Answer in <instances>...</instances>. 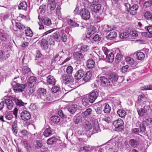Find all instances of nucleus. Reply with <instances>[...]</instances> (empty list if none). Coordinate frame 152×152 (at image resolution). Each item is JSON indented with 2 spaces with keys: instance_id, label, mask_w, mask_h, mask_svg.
Wrapping results in <instances>:
<instances>
[{
  "instance_id": "obj_1",
  "label": "nucleus",
  "mask_w": 152,
  "mask_h": 152,
  "mask_svg": "<svg viewBox=\"0 0 152 152\" xmlns=\"http://www.w3.org/2000/svg\"><path fill=\"white\" fill-rule=\"evenodd\" d=\"M149 102L147 100V98L144 94H142L138 96L137 100L135 103V106L138 107L140 105L142 107H143V105H149Z\"/></svg>"
},
{
  "instance_id": "obj_2",
  "label": "nucleus",
  "mask_w": 152,
  "mask_h": 152,
  "mask_svg": "<svg viewBox=\"0 0 152 152\" xmlns=\"http://www.w3.org/2000/svg\"><path fill=\"white\" fill-rule=\"evenodd\" d=\"M124 121L121 119H118L113 122V124L115 127V130L118 131H122L124 127Z\"/></svg>"
},
{
  "instance_id": "obj_3",
  "label": "nucleus",
  "mask_w": 152,
  "mask_h": 152,
  "mask_svg": "<svg viewBox=\"0 0 152 152\" xmlns=\"http://www.w3.org/2000/svg\"><path fill=\"white\" fill-rule=\"evenodd\" d=\"M12 88L15 93L22 92L26 86L25 84H20L19 83H14L12 84Z\"/></svg>"
},
{
  "instance_id": "obj_4",
  "label": "nucleus",
  "mask_w": 152,
  "mask_h": 152,
  "mask_svg": "<svg viewBox=\"0 0 152 152\" xmlns=\"http://www.w3.org/2000/svg\"><path fill=\"white\" fill-rule=\"evenodd\" d=\"M79 14L82 18L84 20H87L90 18V12L87 9L83 8L80 10Z\"/></svg>"
},
{
  "instance_id": "obj_5",
  "label": "nucleus",
  "mask_w": 152,
  "mask_h": 152,
  "mask_svg": "<svg viewBox=\"0 0 152 152\" xmlns=\"http://www.w3.org/2000/svg\"><path fill=\"white\" fill-rule=\"evenodd\" d=\"M149 107V105H143V108H139L138 107H136L139 115L140 116H143L146 115L147 114Z\"/></svg>"
},
{
  "instance_id": "obj_6",
  "label": "nucleus",
  "mask_w": 152,
  "mask_h": 152,
  "mask_svg": "<svg viewBox=\"0 0 152 152\" xmlns=\"http://www.w3.org/2000/svg\"><path fill=\"white\" fill-rule=\"evenodd\" d=\"M61 80L65 84L72 83L74 80L73 78L67 74H64L61 76Z\"/></svg>"
},
{
  "instance_id": "obj_7",
  "label": "nucleus",
  "mask_w": 152,
  "mask_h": 152,
  "mask_svg": "<svg viewBox=\"0 0 152 152\" xmlns=\"http://www.w3.org/2000/svg\"><path fill=\"white\" fill-rule=\"evenodd\" d=\"M100 80L101 83V85L103 87L111 86L112 82H110L109 78H107L104 76L100 77Z\"/></svg>"
},
{
  "instance_id": "obj_8",
  "label": "nucleus",
  "mask_w": 152,
  "mask_h": 152,
  "mask_svg": "<svg viewBox=\"0 0 152 152\" xmlns=\"http://www.w3.org/2000/svg\"><path fill=\"white\" fill-rule=\"evenodd\" d=\"M98 95V93L97 91H94L88 95V96L90 102L91 103H93L97 99Z\"/></svg>"
},
{
  "instance_id": "obj_9",
  "label": "nucleus",
  "mask_w": 152,
  "mask_h": 152,
  "mask_svg": "<svg viewBox=\"0 0 152 152\" xmlns=\"http://www.w3.org/2000/svg\"><path fill=\"white\" fill-rule=\"evenodd\" d=\"M20 117L22 120L26 121L30 118L31 115L29 112L24 110L21 113Z\"/></svg>"
},
{
  "instance_id": "obj_10",
  "label": "nucleus",
  "mask_w": 152,
  "mask_h": 152,
  "mask_svg": "<svg viewBox=\"0 0 152 152\" xmlns=\"http://www.w3.org/2000/svg\"><path fill=\"white\" fill-rule=\"evenodd\" d=\"M85 72L82 69L77 70L75 75V79L76 80L80 79L84 75Z\"/></svg>"
},
{
  "instance_id": "obj_11",
  "label": "nucleus",
  "mask_w": 152,
  "mask_h": 152,
  "mask_svg": "<svg viewBox=\"0 0 152 152\" xmlns=\"http://www.w3.org/2000/svg\"><path fill=\"white\" fill-rule=\"evenodd\" d=\"M46 90L45 89L40 88L37 91V94L38 97L42 99L46 94Z\"/></svg>"
},
{
  "instance_id": "obj_12",
  "label": "nucleus",
  "mask_w": 152,
  "mask_h": 152,
  "mask_svg": "<svg viewBox=\"0 0 152 152\" xmlns=\"http://www.w3.org/2000/svg\"><path fill=\"white\" fill-rule=\"evenodd\" d=\"M46 80L47 84L51 86L54 85L56 82L54 77L51 75H49L47 77Z\"/></svg>"
},
{
  "instance_id": "obj_13",
  "label": "nucleus",
  "mask_w": 152,
  "mask_h": 152,
  "mask_svg": "<svg viewBox=\"0 0 152 152\" xmlns=\"http://www.w3.org/2000/svg\"><path fill=\"white\" fill-rule=\"evenodd\" d=\"M56 6V3L55 0H48V7L51 10H54Z\"/></svg>"
},
{
  "instance_id": "obj_14",
  "label": "nucleus",
  "mask_w": 152,
  "mask_h": 152,
  "mask_svg": "<svg viewBox=\"0 0 152 152\" xmlns=\"http://www.w3.org/2000/svg\"><path fill=\"white\" fill-rule=\"evenodd\" d=\"M93 133H96L100 131L99 128V124L97 120L94 121L93 123Z\"/></svg>"
},
{
  "instance_id": "obj_15",
  "label": "nucleus",
  "mask_w": 152,
  "mask_h": 152,
  "mask_svg": "<svg viewBox=\"0 0 152 152\" xmlns=\"http://www.w3.org/2000/svg\"><path fill=\"white\" fill-rule=\"evenodd\" d=\"M77 105L75 104H73L67 107L68 111L72 114L74 113L77 111Z\"/></svg>"
},
{
  "instance_id": "obj_16",
  "label": "nucleus",
  "mask_w": 152,
  "mask_h": 152,
  "mask_svg": "<svg viewBox=\"0 0 152 152\" xmlns=\"http://www.w3.org/2000/svg\"><path fill=\"white\" fill-rule=\"evenodd\" d=\"M101 107L103 108V111L105 113L109 114L110 113L111 107L108 104H104Z\"/></svg>"
},
{
  "instance_id": "obj_17",
  "label": "nucleus",
  "mask_w": 152,
  "mask_h": 152,
  "mask_svg": "<svg viewBox=\"0 0 152 152\" xmlns=\"http://www.w3.org/2000/svg\"><path fill=\"white\" fill-rule=\"evenodd\" d=\"M91 8L96 12H99L101 10V5L100 4H93L91 6Z\"/></svg>"
},
{
  "instance_id": "obj_18",
  "label": "nucleus",
  "mask_w": 152,
  "mask_h": 152,
  "mask_svg": "<svg viewBox=\"0 0 152 152\" xmlns=\"http://www.w3.org/2000/svg\"><path fill=\"white\" fill-rule=\"evenodd\" d=\"M41 47L43 50L47 49L48 47V44L47 41L45 39H42L40 42Z\"/></svg>"
},
{
  "instance_id": "obj_19",
  "label": "nucleus",
  "mask_w": 152,
  "mask_h": 152,
  "mask_svg": "<svg viewBox=\"0 0 152 152\" xmlns=\"http://www.w3.org/2000/svg\"><path fill=\"white\" fill-rule=\"evenodd\" d=\"M5 102L7 109L9 110H11L14 105L12 100H11L9 99H7L5 100Z\"/></svg>"
},
{
  "instance_id": "obj_20",
  "label": "nucleus",
  "mask_w": 152,
  "mask_h": 152,
  "mask_svg": "<svg viewBox=\"0 0 152 152\" xmlns=\"http://www.w3.org/2000/svg\"><path fill=\"white\" fill-rule=\"evenodd\" d=\"M61 32H56L52 34L51 37L57 42L61 41Z\"/></svg>"
},
{
  "instance_id": "obj_21",
  "label": "nucleus",
  "mask_w": 152,
  "mask_h": 152,
  "mask_svg": "<svg viewBox=\"0 0 152 152\" xmlns=\"http://www.w3.org/2000/svg\"><path fill=\"white\" fill-rule=\"evenodd\" d=\"M95 62L91 58L89 59L86 62V66L88 68L91 69L94 67Z\"/></svg>"
},
{
  "instance_id": "obj_22",
  "label": "nucleus",
  "mask_w": 152,
  "mask_h": 152,
  "mask_svg": "<svg viewBox=\"0 0 152 152\" xmlns=\"http://www.w3.org/2000/svg\"><path fill=\"white\" fill-rule=\"evenodd\" d=\"M8 34L6 32L2 30H0V39L1 41H6L7 39Z\"/></svg>"
},
{
  "instance_id": "obj_23",
  "label": "nucleus",
  "mask_w": 152,
  "mask_h": 152,
  "mask_svg": "<svg viewBox=\"0 0 152 152\" xmlns=\"http://www.w3.org/2000/svg\"><path fill=\"white\" fill-rule=\"evenodd\" d=\"M73 56L75 59L77 61H80L83 58V55L80 52H77L74 54Z\"/></svg>"
},
{
  "instance_id": "obj_24",
  "label": "nucleus",
  "mask_w": 152,
  "mask_h": 152,
  "mask_svg": "<svg viewBox=\"0 0 152 152\" xmlns=\"http://www.w3.org/2000/svg\"><path fill=\"white\" fill-rule=\"evenodd\" d=\"M82 103L84 106L87 107L89 106L90 105L89 99L87 96H84L82 97Z\"/></svg>"
},
{
  "instance_id": "obj_25",
  "label": "nucleus",
  "mask_w": 152,
  "mask_h": 152,
  "mask_svg": "<svg viewBox=\"0 0 152 152\" xmlns=\"http://www.w3.org/2000/svg\"><path fill=\"white\" fill-rule=\"evenodd\" d=\"M53 130L50 128H46L43 132V134L46 137H48L52 135L53 133Z\"/></svg>"
},
{
  "instance_id": "obj_26",
  "label": "nucleus",
  "mask_w": 152,
  "mask_h": 152,
  "mask_svg": "<svg viewBox=\"0 0 152 152\" xmlns=\"http://www.w3.org/2000/svg\"><path fill=\"white\" fill-rule=\"evenodd\" d=\"M138 6L137 4H134L129 9V12L132 15H135L137 13V11L138 8Z\"/></svg>"
},
{
  "instance_id": "obj_27",
  "label": "nucleus",
  "mask_w": 152,
  "mask_h": 152,
  "mask_svg": "<svg viewBox=\"0 0 152 152\" xmlns=\"http://www.w3.org/2000/svg\"><path fill=\"white\" fill-rule=\"evenodd\" d=\"M96 31V29L94 27H92L91 28L89 29L86 34V38H89L90 37L94 34Z\"/></svg>"
},
{
  "instance_id": "obj_28",
  "label": "nucleus",
  "mask_w": 152,
  "mask_h": 152,
  "mask_svg": "<svg viewBox=\"0 0 152 152\" xmlns=\"http://www.w3.org/2000/svg\"><path fill=\"white\" fill-rule=\"evenodd\" d=\"M46 6L45 5H42L40 6L39 9L37 11L39 15L38 16V18L40 21V20L41 19L40 18V14H43L45 13V10Z\"/></svg>"
},
{
  "instance_id": "obj_29",
  "label": "nucleus",
  "mask_w": 152,
  "mask_h": 152,
  "mask_svg": "<svg viewBox=\"0 0 152 152\" xmlns=\"http://www.w3.org/2000/svg\"><path fill=\"white\" fill-rule=\"evenodd\" d=\"M10 56V54L5 53L4 50L0 51V59L3 60H6Z\"/></svg>"
},
{
  "instance_id": "obj_30",
  "label": "nucleus",
  "mask_w": 152,
  "mask_h": 152,
  "mask_svg": "<svg viewBox=\"0 0 152 152\" xmlns=\"http://www.w3.org/2000/svg\"><path fill=\"white\" fill-rule=\"evenodd\" d=\"M12 100L15 102L17 105H18L20 106H23L24 104H26L23 102L21 100L17 99L14 97H12Z\"/></svg>"
},
{
  "instance_id": "obj_31",
  "label": "nucleus",
  "mask_w": 152,
  "mask_h": 152,
  "mask_svg": "<svg viewBox=\"0 0 152 152\" xmlns=\"http://www.w3.org/2000/svg\"><path fill=\"white\" fill-rule=\"evenodd\" d=\"M107 61L111 63L113 62L114 59V55L112 52H110L109 54L106 56Z\"/></svg>"
},
{
  "instance_id": "obj_32",
  "label": "nucleus",
  "mask_w": 152,
  "mask_h": 152,
  "mask_svg": "<svg viewBox=\"0 0 152 152\" xmlns=\"http://www.w3.org/2000/svg\"><path fill=\"white\" fill-rule=\"evenodd\" d=\"M117 34L115 31L111 32L110 34L107 36V39L112 40L113 39L117 37Z\"/></svg>"
},
{
  "instance_id": "obj_33",
  "label": "nucleus",
  "mask_w": 152,
  "mask_h": 152,
  "mask_svg": "<svg viewBox=\"0 0 152 152\" xmlns=\"http://www.w3.org/2000/svg\"><path fill=\"white\" fill-rule=\"evenodd\" d=\"M27 7V5L26 2L24 1L20 2L18 6V8L19 10H26Z\"/></svg>"
},
{
  "instance_id": "obj_34",
  "label": "nucleus",
  "mask_w": 152,
  "mask_h": 152,
  "mask_svg": "<svg viewBox=\"0 0 152 152\" xmlns=\"http://www.w3.org/2000/svg\"><path fill=\"white\" fill-rule=\"evenodd\" d=\"M118 75L115 74H110L108 75V78L110 82H116Z\"/></svg>"
},
{
  "instance_id": "obj_35",
  "label": "nucleus",
  "mask_w": 152,
  "mask_h": 152,
  "mask_svg": "<svg viewBox=\"0 0 152 152\" xmlns=\"http://www.w3.org/2000/svg\"><path fill=\"white\" fill-rule=\"evenodd\" d=\"M42 100L46 102H48L53 100V97L50 94H46Z\"/></svg>"
},
{
  "instance_id": "obj_36",
  "label": "nucleus",
  "mask_w": 152,
  "mask_h": 152,
  "mask_svg": "<svg viewBox=\"0 0 152 152\" xmlns=\"http://www.w3.org/2000/svg\"><path fill=\"white\" fill-rule=\"evenodd\" d=\"M84 75V77L83 78V80L87 82L91 78L92 73L91 72L88 71Z\"/></svg>"
},
{
  "instance_id": "obj_37",
  "label": "nucleus",
  "mask_w": 152,
  "mask_h": 152,
  "mask_svg": "<svg viewBox=\"0 0 152 152\" xmlns=\"http://www.w3.org/2000/svg\"><path fill=\"white\" fill-rule=\"evenodd\" d=\"M136 56L137 59L139 60L142 61L143 60L145 57V54L141 52L137 53Z\"/></svg>"
},
{
  "instance_id": "obj_38",
  "label": "nucleus",
  "mask_w": 152,
  "mask_h": 152,
  "mask_svg": "<svg viewBox=\"0 0 152 152\" xmlns=\"http://www.w3.org/2000/svg\"><path fill=\"white\" fill-rule=\"evenodd\" d=\"M117 113L119 116L122 118H124L126 114V112L122 109H118Z\"/></svg>"
},
{
  "instance_id": "obj_39",
  "label": "nucleus",
  "mask_w": 152,
  "mask_h": 152,
  "mask_svg": "<svg viewBox=\"0 0 152 152\" xmlns=\"http://www.w3.org/2000/svg\"><path fill=\"white\" fill-rule=\"evenodd\" d=\"M60 118L57 115H53L50 118V120L51 121L56 124L58 123L60 121Z\"/></svg>"
},
{
  "instance_id": "obj_40",
  "label": "nucleus",
  "mask_w": 152,
  "mask_h": 152,
  "mask_svg": "<svg viewBox=\"0 0 152 152\" xmlns=\"http://www.w3.org/2000/svg\"><path fill=\"white\" fill-rule=\"evenodd\" d=\"M57 140L55 137H52L48 139L47 143L48 144L53 145L56 142Z\"/></svg>"
},
{
  "instance_id": "obj_41",
  "label": "nucleus",
  "mask_w": 152,
  "mask_h": 152,
  "mask_svg": "<svg viewBox=\"0 0 152 152\" xmlns=\"http://www.w3.org/2000/svg\"><path fill=\"white\" fill-rule=\"evenodd\" d=\"M15 25V27L20 31L23 30L26 28L24 25L19 22L16 23Z\"/></svg>"
},
{
  "instance_id": "obj_42",
  "label": "nucleus",
  "mask_w": 152,
  "mask_h": 152,
  "mask_svg": "<svg viewBox=\"0 0 152 152\" xmlns=\"http://www.w3.org/2000/svg\"><path fill=\"white\" fill-rule=\"evenodd\" d=\"M92 112L91 108H88L84 112L82 113V115L85 117H87L88 116L90 115Z\"/></svg>"
},
{
  "instance_id": "obj_43",
  "label": "nucleus",
  "mask_w": 152,
  "mask_h": 152,
  "mask_svg": "<svg viewBox=\"0 0 152 152\" xmlns=\"http://www.w3.org/2000/svg\"><path fill=\"white\" fill-rule=\"evenodd\" d=\"M129 144L135 148L138 146L139 143L137 140L131 139L129 141Z\"/></svg>"
},
{
  "instance_id": "obj_44",
  "label": "nucleus",
  "mask_w": 152,
  "mask_h": 152,
  "mask_svg": "<svg viewBox=\"0 0 152 152\" xmlns=\"http://www.w3.org/2000/svg\"><path fill=\"white\" fill-rule=\"evenodd\" d=\"M25 34L26 36L31 37L33 35V33L31 29L27 28L25 30Z\"/></svg>"
},
{
  "instance_id": "obj_45",
  "label": "nucleus",
  "mask_w": 152,
  "mask_h": 152,
  "mask_svg": "<svg viewBox=\"0 0 152 152\" xmlns=\"http://www.w3.org/2000/svg\"><path fill=\"white\" fill-rule=\"evenodd\" d=\"M12 132L15 134L18 133L17 124L15 122H14L12 125Z\"/></svg>"
},
{
  "instance_id": "obj_46",
  "label": "nucleus",
  "mask_w": 152,
  "mask_h": 152,
  "mask_svg": "<svg viewBox=\"0 0 152 152\" xmlns=\"http://www.w3.org/2000/svg\"><path fill=\"white\" fill-rule=\"evenodd\" d=\"M4 117L8 120H11L13 118V116L10 112L6 113L4 115Z\"/></svg>"
},
{
  "instance_id": "obj_47",
  "label": "nucleus",
  "mask_w": 152,
  "mask_h": 152,
  "mask_svg": "<svg viewBox=\"0 0 152 152\" xmlns=\"http://www.w3.org/2000/svg\"><path fill=\"white\" fill-rule=\"evenodd\" d=\"M83 125L85 129L88 131L90 130L91 129V125L89 122L88 121H86Z\"/></svg>"
},
{
  "instance_id": "obj_48",
  "label": "nucleus",
  "mask_w": 152,
  "mask_h": 152,
  "mask_svg": "<svg viewBox=\"0 0 152 152\" xmlns=\"http://www.w3.org/2000/svg\"><path fill=\"white\" fill-rule=\"evenodd\" d=\"M144 17L146 19L148 20H151L152 19V15L148 11L145 12Z\"/></svg>"
},
{
  "instance_id": "obj_49",
  "label": "nucleus",
  "mask_w": 152,
  "mask_h": 152,
  "mask_svg": "<svg viewBox=\"0 0 152 152\" xmlns=\"http://www.w3.org/2000/svg\"><path fill=\"white\" fill-rule=\"evenodd\" d=\"M61 41H62L64 42H66L67 39V36L66 34L61 32Z\"/></svg>"
},
{
  "instance_id": "obj_50",
  "label": "nucleus",
  "mask_w": 152,
  "mask_h": 152,
  "mask_svg": "<svg viewBox=\"0 0 152 152\" xmlns=\"http://www.w3.org/2000/svg\"><path fill=\"white\" fill-rule=\"evenodd\" d=\"M67 22L69 24L73 27L79 26L78 24L71 19H69Z\"/></svg>"
},
{
  "instance_id": "obj_51",
  "label": "nucleus",
  "mask_w": 152,
  "mask_h": 152,
  "mask_svg": "<svg viewBox=\"0 0 152 152\" xmlns=\"http://www.w3.org/2000/svg\"><path fill=\"white\" fill-rule=\"evenodd\" d=\"M22 72L24 74H29L31 73V70L28 66H24L22 69Z\"/></svg>"
},
{
  "instance_id": "obj_52",
  "label": "nucleus",
  "mask_w": 152,
  "mask_h": 152,
  "mask_svg": "<svg viewBox=\"0 0 152 152\" xmlns=\"http://www.w3.org/2000/svg\"><path fill=\"white\" fill-rule=\"evenodd\" d=\"M129 35V34L126 32L121 33L120 34L119 37L121 39H125L128 38Z\"/></svg>"
},
{
  "instance_id": "obj_53",
  "label": "nucleus",
  "mask_w": 152,
  "mask_h": 152,
  "mask_svg": "<svg viewBox=\"0 0 152 152\" xmlns=\"http://www.w3.org/2000/svg\"><path fill=\"white\" fill-rule=\"evenodd\" d=\"M118 148L116 146H113L112 147L110 148L108 150V152H118Z\"/></svg>"
},
{
  "instance_id": "obj_54",
  "label": "nucleus",
  "mask_w": 152,
  "mask_h": 152,
  "mask_svg": "<svg viewBox=\"0 0 152 152\" xmlns=\"http://www.w3.org/2000/svg\"><path fill=\"white\" fill-rule=\"evenodd\" d=\"M88 49V46L87 45H83L80 48V50L81 52H86Z\"/></svg>"
},
{
  "instance_id": "obj_55",
  "label": "nucleus",
  "mask_w": 152,
  "mask_h": 152,
  "mask_svg": "<svg viewBox=\"0 0 152 152\" xmlns=\"http://www.w3.org/2000/svg\"><path fill=\"white\" fill-rule=\"evenodd\" d=\"M82 121V116L79 115L77 116L75 120V124H78V123L81 122Z\"/></svg>"
},
{
  "instance_id": "obj_56",
  "label": "nucleus",
  "mask_w": 152,
  "mask_h": 152,
  "mask_svg": "<svg viewBox=\"0 0 152 152\" xmlns=\"http://www.w3.org/2000/svg\"><path fill=\"white\" fill-rule=\"evenodd\" d=\"M44 23L45 25L49 26L51 24L50 19L49 18H46L43 20Z\"/></svg>"
},
{
  "instance_id": "obj_57",
  "label": "nucleus",
  "mask_w": 152,
  "mask_h": 152,
  "mask_svg": "<svg viewBox=\"0 0 152 152\" xmlns=\"http://www.w3.org/2000/svg\"><path fill=\"white\" fill-rule=\"evenodd\" d=\"M73 69L71 66H68L66 69V72L68 75H70L72 73Z\"/></svg>"
},
{
  "instance_id": "obj_58",
  "label": "nucleus",
  "mask_w": 152,
  "mask_h": 152,
  "mask_svg": "<svg viewBox=\"0 0 152 152\" xmlns=\"http://www.w3.org/2000/svg\"><path fill=\"white\" fill-rule=\"evenodd\" d=\"M126 60L128 64L132 65L134 64V61L132 58L129 57H127L126 58Z\"/></svg>"
},
{
  "instance_id": "obj_59",
  "label": "nucleus",
  "mask_w": 152,
  "mask_h": 152,
  "mask_svg": "<svg viewBox=\"0 0 152 152\" xmlns=\"http://www.w3.org/2000/svg\"><path fill=\"white\" fill-rule=\"evenodd\" d=\"M152 4V1H145L144 5V7L146 8L150 7Z\"/></svg>"
},
{
  "instance_id": "obj_60",
  "label": "nucleus",
  "mask_w": 152,
  "mask_h": 152,
  "mask_svg": "<svg viewBox=\"0 0 152 152\" xmlns=\"http://www.w3.org/2000/svg\"><path fill=\"white\" fill-rule=\"evenodd\" d=\"M101 37L98 34H96L92 38V41L96 42L99 41L101 40Z\"/></svg>"
},
{
  "instance_id": "obj_61",
  "label": "nucleus",
  "mask_w": 152,
  "mask_h": 152,
  "mask_svg": "<svg viewBox=\"0 0 152 152\" xmlns=\"http://www.w3.org/2000/svg\"><path fill=\"white\" fill-rule=\"evenodd\" d=\"M143 122L147 125L152 124V118H149L147 119L144 121Z\"/></svg>"
},
{
  "instance_id": "obj_62",
  "label": "nucleus",
  "mask_w": 152,
  "mask_h": 152,
  "mask_svg": "<svg viewBox=\"0 0 152 152\" xmlns=\"http://www.w3.org/2000/svg\"><path fill=\"white\" fill-rule=\"evenodd\" d=\"M141 89L142 90H152V86L151 85H147L141 88Z\"/></svg>"
},
{
  "instance_id": "obj_63",
  "label": "nucleus",
  "mask_w": 152,
  "mask_h": 152,
  "mask_svg": "<svg viewBox=\"0 0 152 152\" xmlns=\"http://www.w3.org/2000/svg\"><path fill=\"white\" fill-rule=\"evenodd\" d=\"M36 80L37 79L36 77L34 76H31L29 77L28 81L30 83H31L35 84Z\"/></svg>"
},
{
  "instance_id": "obj_64",
  "label": "nucleus",
  "mask_w": 152,
  "mask_h": 152,
  "mask_svg": "<svg viewBox=\"0 0 152 152\" xmlns=\"http://www.w3.org/2000/svg\"><path fill=\"white\" fill-rule=\"evenodd\" d=\"M59 88L58 86H53L51 89L52 92L54 93H55L59 92Z\"/></svg>"
}]
</instances>
